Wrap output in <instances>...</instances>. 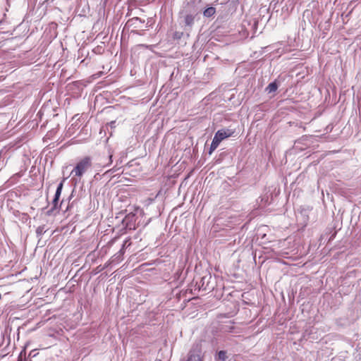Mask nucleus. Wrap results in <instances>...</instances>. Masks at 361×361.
Returning <instances> with one entry per match:
<instances>
[{
	"label": "nucleus",
	"mask_w": 361,
	"mask_h": 361,
	"mask_svg": "<svg viewBox=\"0 0 361 361\" xmlns=\"http://www.w3.org/2000/svg\"><path fill=\"white\" fill-rule=\"evenodd\" d=\"M92 166V158L89 156L84 157L77 162L71 174L80 180L82 176L91 169Z\"/></svg>",
	"instance_id": "1"
},
{
	"label": "nucleus",
	"mask_w": 361,
	"mask_h": 361,
	"mask_svg": "<svg viewBox=\"0 0 361 361\" xmlns=\"http://www.w3.org/2000/svg\"><path fill=\"white\" fill-rule=\"evenodd\" d=\"M234 134L232 130H219L216 133L212 142L209 154H211L219 145L221 142L224 139L231 137Z\"/></svg>",
	"instance_id": "2"
},
{
	"label": "nucleus",
	"mask_w": 361,
	"mask_h": 361,
	"mask_svg": "<svg viewBox=\"0 0 361 361\" xmlns=\"http://www.w3.org/2000/svg\"><path fill=\"white\" fill-rule=\"evenodd\" d=\"M183 14L185 25L191 27L194 25L195 18L197 13L194 11L185 10L183 12Z\"/></svg>",
	"instance_id": "3"
},
{
	"label": "nucleus",
	"mask_w": 361,
	"mask_h": 361,
	"mask_svg": "<svg viewBox=\"0 0 361 361\" xmlns=\"http://www.w3.org/2000/svg\"><path fill=\"white\" fill-rule=\"evenodd\" d=\"M201 347L199 345H197L190 351L187 361H201Z\"/></svg>",
	"instance_id": "4"
},
{
	"label": "nucleus",
	"mask_w": 361,
	"mask_h": 361,
	"mask_svg": "<svg viewBox=\"0 0 361 361\" xmlns=\"http://www.w3.org/2000/svg\"><path fill=\"white\" fill-rule=\"evenodd\" d=\"M63 182H64V179L59 184V185L57 187L54 198L52 201V204H53L54 209H56L58 206V202H59V197L61 196V191H62L63 186Z\"/></svg>",
	"instance_id": "5"
},
{
	"label": "nucleus",
	"mask_w": 361,
	"mask_h": 361,
	"mask_svg": "<svg viewBox=\"0 0 361 361\" xmlns=\"http://www.w3.org/2000/svg\"><path fill=\"white\" fill-rule=\"evenodd\" d=\"M278 89V85L276 81L271 82L268 85V86L266 87V91L268 93L274 92Z\"/></svg>",
	"instance_id": "6"
},
{
	"label": "nucleus",
	"mask_w": 361,
	"mask_h": 361,
	"mask_svg": "<svg viewBox=\"0 0 361 361\" xmlns=\"http://www.w3.org/2000/svg\"><path fill=\"white\" fill-rule=\"evenodd\" d=\"M215 13L216 9L214 7H209L204 11L203 14L205 17L209 18L214 16Z\"/></svg>",
	"instance_id": "7"
},
{
	"label": "nucleus",
	"mask_w": 361,
	"mask_h": 361,
	"mask_svg": "<svg viewBox=\"0 0 361 361\" xmlns=\"http://www.w3.org/2000/svg\"><path fill=\"white\" fill-rule=\"evenodd\" d=\"M112 157H113V154L111 153H109L108 154L106 161H103L101 163V164H102L103 167L108 166L112 164Z\"/></svg>",
	"instance_id": "8"
},
{
	"label": "nucleus",
	"mask_w": 361,
	"mask_h": 361,
	"mask_svg": "<svg viewBox=\"0 0 361 361\" xmlns=\"http://www.w3.org/2000/svg\"><path fill=\"white\" fill-rule=\"evenodd\" d=\"M218 357L222 361H225L227 358L226 352L224 350H220L218 353Z\"/></svg>",
	"instance_id": "9"
},
{
	"label": "nucleus",
	"mask_w": 361,
	"mask_h": 361,
	"mask_svg": "<svg viewBox=\"0 0 361 361\" xmlns=\"http://www.w3.org/2000/svg\"><path fill=\"white\" fill-rule=\"evenodd\" d=\"M135 217V214L130 213V214H128L126 218H125V220L124 221H133V219H134Z\"/></svg>",
	"instance_id": "10"
},
{
	"label": "nucleus",
	"mask_w": 361,
	"mask_h": 361,
	"mask_svg": "<svg viewBox=\"0 0 361 361\" xmlns=\"http://www.w3.org/2000/svg\"><path fill=\"white\" fill-rule=\"evenodd\" d=\"M18 361H22V359L20 357L18 358Z\"/></svg>",
	"instance_id": "11"
}]
</instances>
